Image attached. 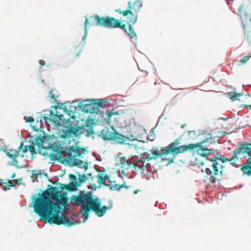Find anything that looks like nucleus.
Wrapping results in <instances>:
<instances>
[{
	"mask_svg": "<svg viewBox=\"0 0 251 251\" xmlns=\"http://www.w3.org/2000/svg\"><path fill=\"white\" fill-rule=\"evenodd\" d=\"M30 137L32 138L33 137V136H30Z\"/></svg>",
	"mask_w": 251,
	"mask_h": 251,
	"instance_id": "obj_58",
	"label": "nucleus"
},
{
	"mask_svg": "<svg viewBox=\"0 0 251 251\" xmlns=\"http://www.w3.org/2000/svg\"><path fill=\"white\" fill-rule=\"evenodd\" d=\"M97 189V187L96 186L95 184L93 185V186H92V188H91V189L94 190V191H96Z\"/></svg>",
	"mask_w": 251,
	"mask_h": 251,
	"instance_id": "obj_43",
	"label": "nucleus"
},
{
	"mask_svg": "<svg viewBox=\"0 0 251 251\" xmlns=\"http://www.w3.org/2000/svg\"><path fill=\"white\" fill-rule=\"evenodd\" d=\"M42 197L35 199L33 206L34 211L41 219L48 218V215L55 208L56 204L50 200L52 197L51 193L49 190H46L41 194Z\"/></svg>",
	"mask_w": 251,
	"mask_h": 251,
	"instance_id": "obj_3",
	"label": "nucleus"
},
{
	"mask_svg": "<svg viewBox=\"0 0 251 251\" xmlns=\"http://www.w3.org/2000/svg\"><path fill=\"white\" fill-rule=\"evenodd\" d=\"M242 106L243 107H245V108H250V109H251V104H250V105H248V104H243L242 105Z\"/></svg>",
	"mask_w": 251,
	"mask_h": 251,
	"instance_id": "obj_41",
	"label": "nucleus"
},
{
	"mask_svg": "<svg viewBox=\"0 0 251 251\" xmlns=\"http://www.w3.org/2000/svg\"><path fill=\"white\" fill-rule=\"evenodd\" d=\"M80 100H74L73 101L72 103H74L75 102H76V101H79Z\"/></svg>",
	"mask_w": 251,
	"mask_h": 251,
	"instance_id": "obj_50",
	"label": "nucleus"
},
{
	"mask_svg": "<svg viewBox=\"0 0 251 251\" xmlns=\"http://www.w3.org/2000/svg\"><path fill=\"white\" fill-rule=\"evenodd\" d=\"M87 176L88 177V176H92V174L91 173H89V174H88L87 175Z\"/></svg>",
	"mask_w": 251,
	"mask_h": 251,
	"instance_id": "obj_48",
	"label": "nucleus"
},
{
	"mask_svg": "<svg viewBox=\"0 0 251 251\" xmlns=\"http://www.w3.org/2000/svg\"><path fill=\"white\" fill-rule=\"evenodd\" d=\"M39 62V64L41 66L44 65L45 63V61L43 60H40Z\"/></svg>",
	"mask_w": 251,
	"mask_h": 251,
	"instance_id": "obj_42",
	"label": "nucleus"
},
{
	"mask_svg": "<svg viewBox=\"0 0 251 251\" xmlns=\"http://www.w3.org/2000/svg\"><path fill=\"white\" fill-rule=\"evenodd\" d=\"M70 107L69 109H67V107L65 106V108H66V110L71 112H73L74 111H75L76 110V106L70 105Z\"/></svg>",
	"mask_w": 251,
	"mask_h": 251,
	"instance_id": "obj_37",
	"label": "nucleus"
},
{
	"mask_svg": "<svg viewBox=\"0 0 251 251\" xmlns=\"http://www.w3.org/2000/svg\"><path fill=\"white\" fill-rule=\"evenodd\" d=\"M100 136L104 140H115L118 143H123L124 139L126 138L122 134L117 133L115 129L111 126L110 128L107 127L102 129Z\"/></svg>",
	"mask_w": 251,
	"mask_h": 251,
	"instance_id": "obj_11",
	"label": "nucleus"
},
{
	"mask_svg": "<svg viewBox=\"0 0 251 251\" xmlns=\"http://www.w3.org/2000/svg\"><path fill=\"white\" fill-rule=\"evenodd\" d=\"M116 11L120 13H122L124 16H126V10H124L123 12L120 11V9H117L116 10Z\"/></svg>",
	"mask_w": 251,
	"mask_h": 251,
	"instance_id": "obj_40",
	"label": "nucleus"
},
{
	"mask_svg": "<svg viewBox=\"0 0 251 251\" xmlns=\"http://www.w3.org/2000/svg\"><path fill=\"white\" fill-rule=\"evenodd\" d=\"M50 113V115L51 116V118H49L48 117L45 116H42V118H43L45 123H47L48 120L52 121L54 124L58 125L59 120H62V118L64 117L62 114H54L51 111H48Z\"/></svg>",
	"mask_w": 251,
	"mask_h": 251,
	"instance_id": "obj_19",
	"label": "nucleus"
},
{
	"mask_svg": "<svg viewBox=\"0 0 251 251\" xmlns=\"http://www.w3.org/2000/svg\"><path fill=\"white\" fill-rule=\"evenodd\" d=\"M14 180H13L14 181ZM13 180H9L7 182H3L1 184L2 186V189L3 191H6L8 189H9V187L11 186H14V185L12 184Z\"/></svg>",
	"mask_w": 251,
	"mask_h": 251,
	"instance_id": "obj_30",
	"label": "nucleus"
},
{
	"mask_svg": "<svg viewBox=\"0 0 251 251\" xmlns=\"http://www.w3.org/2000/svg\"><path fill=\"white\" fill-rule=\"evenodd\" d=\"M233 155L230 161L232 162L233 166H236L237 161L239 159L245 157L247 155L251 157V144H241L238 148L233 151Z\"/></svg>",
	"mask_w": 251,
	"mask_h": 251,
	"instance_id": "obj_10",
	"label": "nucleus"
},
{
	"mask_svg": "<svg viewBox=\"0 0 251 251\" xmlns=\"http://www.w3.org/2000/svg\"><path fill=\"white\" fill-rule=\"evenodd\" d=\"M19 149L20 150H22V151L23 153H25L28 151V146H24L23 143L22 142L19 147Z\"/></svg>",
	"mask_w": 251,
	"mask_h": 251,
	"instance_id": "obj_33",
	"label": "nucleus"
},
{
	"mask_svg": "<svg viewBox=\"0 0 251 251\" xmlns=\"http://www.w3.org/2000/svg\"><path fill=\"white\" fill-rule=\"evenodd\" d=\"M33 146L34 145H32V144L28 146V150L32 154L36 153V151Z\"/></svg>",
	"mask_w": 251,
	"mask_h": 251,
	"instance_id": "obj_36",
	"label": "nucleus"
},
{
	"mask_svg": "<svg viewBox=\"0 0 251 251\" xmlns=\"http://www.w3.org/2000/svg\"><path fill=\"white\" fill-rule=\"evenodd\" d=\"M139 191H140V190H135L134 192V194H136Z\"/></svg>",
	"mask_w": 251,
	"mask_h": 251,
	"instance_id": "obj_47",
	"label": "nucleus"
},
{
	"mask_svg": "<svg viewBox=\"0 0 251 251\" xmlns=\"http://www.w3.org/2000/svg\"><path fill=\"white\" fill-rule=\"evenodd\" d=\"M241 171L245 174L248 176L251 175V166H246L243 165L241 168Z\"/></svg>",
	"mask_w": 251,
	"mask_h": 251,
	"instance_id": "obj_31",
	"label": "nucleus"
},
{
	"mask_svg": "<svg viewBox=\"0 0 251 251\" xmlns=\"http://www.w3.org/2000/svg\"><path fill=\"white\" fill-rule=\"evenodd\" d=\"M103 26L109 27H120L126 31L125 28V25H123L122 26H120V24L118 20H116L113 18H104V21H103Z\"/></svg>",
	"mask_w": 251,
	"mask_h": 251,
	"instance_id": "obj_17",
	"label": "nucleus"
},
{
	"mask_svg": "<svg viewBox=\"0 0 251 251\" xmlns=\"http://www.w3.org/2000/svg\"><path fill=\"white\" fill-rule=\"evenodd\" d=\"M46 149H51L53 151L58 153V155L56 154L54 156H58L59 157L63 158V155H61V152L65 153V154H67L68 148L67 147H63L59 143H54L52 144H49L46 146Z\"/></svg>",
	"mask_w": 251,
	"mask_h": 251,
	"instance_id": "obj_15",
	"label": "nucleus"
},
{
	"mask_svg": "<svg viewBox=\"0 0 251 251\" xmlns=\"http://www.w3.org/2000/svg\"><path fill=\"white\" fill-rule=\"evenodd\" d=\"M118 173H119V176H120V171H118Z\"/></svg>",
	"mask_w": 251,
	"mask_h": 251,
	"instance_id": "obj_53",
	"label": "nucleus"
},
{
	"mask_svg": "<svg viewBox=\"0 0 251 251\" xmlns=\"http://www.w3.org/2000/svg\"><path fill=\"white\" fill-rule=\"evenodd\" d=\"M181 138H178L170 143L169 146L164 148L166 154L172 153L174 155L184 153L188 151L195 149L196 146L192 144L180 145Z\"/></svg>",
	"mask_w": 251,
	"mask_h": 251,
	"instance_id": "obj_8",
	"label": "nucleus"
},
{
	"mask_svg": "<svg viewBox=\"0 0 251 251\" xmlns=\"http://www.w3.org/2000/svg\"><path fill=\"white\" fill-rule=\"evenodd\" d=\"M113 115V113L112 111H111L109 114L108 115V117H110L111 115Z\"/></svg>",
	"mask_w": 251,
	"mask_h": 251,
	"instance_id": "obj_45",
	"label": "nucleus"
},
{
	"mask_svg": "<svg viewBox=\"0 0 251 251\" xmlns=\"http://www.w3.org/2000/svg\"><path fill=\"white\" fill-rule=\"evenodd\" d=\"M142 4L141 0H136L134 2L131 1L128 2V9H126V18L128 19L127 23L128 24V32L127 33L130 40L135 42L137 40V36L131 26V24H134L137 21V16L135 15L137 13L142 7Z\"/></svg>",
	"mask_w": 251,
	"mask_h": 251,
	"instance_id": "obj_4",
	"label": "nucleus"
},
{
	"mask_svg": "<svg viewBox=\"0 0 251 251\" xmlns=\"http://www.w3.org/2000/svg\"><path fill=\"white\" fill-rule=\"evenodd\" d=\"M68 104H70V102L69 101H67V102H66L65 103V104H68Z\"/></svg>",
	"mask_w": 251,
	"mask_h": 251,
	"instance_id": "obj_52",
	"label": "nucleus"
},
{
	"mask_svg": "<svg viewBox=\"0 0 251 251\" xmlns=\"http://www.w3.org/2000/svg\"><path fill=\"white\" fill-rule=\"evenodd\" d=\"M139 135L134 133V134H128L126 135V154L129 157H137L142 153L140 152L141 149L138 146L139 142L138 140Z\"/></svg>",
	"mask_w": 251,
	"mask_h": 251,
	"instance_id": "obj_9",
	"label": "nucleus"
},
{
	"mask_svg": "<svg viewBox=\"0 0 251 251\" xmlns=\"http://www.w3.org/2000/svg\"><path fill=\"white\" fill-rule=\"evenodd\" d=\"M90 21V24L92 25H98L103 26V21H104V18H100L97 15L91 16L89 18Z\"/></svg>",
	"mask_w": 251,
	"mask_h": 251,
	"instance_id": "obj_21",
	"label": "nucleus"
},
{
	"mask_svg": "<svg viewBox=\"0 0 251 251\" xmlns=\"http://www.w3.org/2000/svg\"><path fill=\"white\" fill-rule=\"evenodd\" d=\"M71 162H73L72 163L73 165L77 166L80 168H84L85 170L88 168V165L87 164H85L83 161L80 159L74 158Z\"/></svg>",
	"mask_w": 251,
	"mask_h": 251,
	"instance_id": "obj_24",
	"label": "nucleus"
},
{
	"mask_svg": "<svg viewBox=\"0 0 251 251\" xmlns=\"http://www.w3.org/2000/svg\"><path fill=\"white\" fill-rule=\"evenodd\" d=\"M251 158L250 157L246 163H244L243 165H246V166H251Z\"/></svg>",
	"mask_w": 251,
	"mask_h": 251,
	"instance_id": "obj_39",
	"label": "nucleus"
},
{
	"mask_svg": "<svg viewBox=\"0 0 251 251\" xmlns=\"http://www.w3.org/2000/svg\"><path fill=\"white\" fill-rule=\"evenodd\" d=\"M51 201H53V203H55L56 204L55 206L56 207H61V205H63V202L65 201V200L63 198H59L58 196L56 195H53L52 197L50 198Z\"/></svg>",
	"mask_w": 251,
	"mask_h": 251,
	"instance_id": "obj_25",
	"label": "nucleus"
},
{
	"mask_svg": "<svg viewBox=\"0 0 251 251\" xmlns=\"http://www.w3.org/2000/svg\"><path fill=\"white\" fill-rule=\"evenodd\" d=\"M243 29L248 39L251 38V19L248 16L242 18Z\"/></svg>",
	"mask_w": 251,
	"mask_h": 251,
	"instance_id": "obj_18",
	"label": "nucleus"
},
{
	"mask_svg": "<svg viewBox=\"0 0 251 251\" xmlns=\"http://www.w3.org/2000/svg\"><path fill=\"white\" fill-rule=\"evenodd\" d=\"M114 189L116 190H119L120 189V187L118 185H115L114 186Z\"/></svg>",
	"mask_w": 251,
	"mask_h": 251,
	"instance_id": "obj_44",
	"label": "nucleus"
},
{
	"mask_svg": "<svg viewBox=\"0 0 251 251\" xmlns=\"http://www.w3.org/2000/svg\"><path fill=\"white\" fill-rule=\"evenodd\" d=\"M97 177L98 178V182L100 184H103L104 185H108L106 183V179H108V176H103V174L101 173V174L99 173L97 176Z\"/></svg>",
	"mask_w": 251,
	"mask_h": 251,
	"instance_id": "obj_26",
	"label": "nucleus"
},
{
	"mask_svg": "<svg viewBox=\"0 0 251 251\" xmlns=\"http://www.w3.org/2000/svg\"><path fill=\"white\" fill-rule=\"evenodd\" d=\"M212 140V135L207 131H203L200 133L199 136V142L195 144H192L196 146L195 149L200 147L202 144L207 143L209 140ZM211 142V141H210Z\"/></svg>",
	"mask_w": 251,
	"mask_h": 251,
	"instance_id": "obj_16",
	"label": "nucleus"
},
{
	"mask_svg": "<svg viewBox=\"0 0 251 251\" xmlns=\"http://www.w3.org/2000/svg\"><path fill=\"white\" fill-rule=\"evenodd\" d=\"M87 188H88L89 189H91L92 185H88L87 186Z\"/></svg>",
	"mask_w": 251,
	"mask_h": 251,
	"instance_id": "obj_46",
	"label": "nucleus"
},
{
	"mask_svg": "<svg viewBox=\"0 0 251 251\" xmlns=\"http://www.w3.org/2000/svg\"><path fill=\"white\" fill-rule=\"evenodd\" d=\"M251 55L249 56H246L243 58L241 59L240 62L241 64H245L251 58Z\"/></svg>",
	"mask_w": 251,
	"mask_h": 251,
	"instance_id": "obj_34",
	"label": "nucleus"
},
{
	"mask_svg": "<svg viewBox=\"0 0 251 251\" xmlns=\"http://www.w3.org/2000/svg\"><path fill=\"white\" fill-rule=\"evenodd\" d=\"M6 154L8 157L12 159V162L10 163V165L18 166V161L16 160V158L19 155V151H16L15 150H10L9 151H5Z\"/></svg>",
	"mask_w": 251,
	"mask_h": 251,
	"instance_id": "obj_20",
	"label": "nucleus"
},
{
	"mask_svg": "<svg viewBox=\"0 0 251 251\" xmlns=\"http://www.w3.org/2000/svg\"><path fill=\"white\" fill-rule=\"evenodd\" d=\"M71 201L74 205L81 206V218L84 219V222L88 219L90 210H93L99 217H102L111 207V206H103L100 208L101 200L98 197L94 198L91 191L85 193L84 191H80L78 195L72 197Z\"/></svg>",
	"mask_w": 251,
	"mask_h": 251,
	"instance_id": "obj_1",
	"label": "nucleus"
},
{
	"mask_svg": "<svg viewBox=\"0 0 251 251\" xmlns=\"http://www.w3.org/2000/svg\"><path fill=\"white\" fill-rule=\"evenodd\" d=\"M230 159H227L225 156L222 155L219 157H216L211 159H207L206 162L207 167L205 168V172L209 181L214 182L216 180H221V176L226 174L224 163L229 162L233 166Z\"/></svg>",
	"mask_w": 251,
	"mask_h": 251,
	"instance_id": "obj_2",
	"label": "nucleus"
},
{
	"mask_svg": "<svg viewBox=\"0 0 251 251\" xmlns=\"http://www.w3.org/2000/svg\"><path fill=\"white\" fill-rule=\"evenodd\" d=\"M93 124V120H88L85 122V125L83 126L67 127L66 130H63L64 135L68 137L74 134L76 137L80 134L86 133V136L90 137L94 133Z\"/></svg>",
	"mask_w": 251,
	"mask_h": 251,
	"instance_id": "obj_7",
	"label": "nucleus"
},
{
	"mask_svg": "<svg viewBox=\"0 0 251 251\" xmlns=\"http://www.w3.org/2000/svg\"><path fill=\"white\" fill-rule=\"evenodd\" d=\"M41 118H40V121H41V122L42 123V119H41Z\"/></svg>",
	"mask_w": 251,
	"mask_h": 251,
	"instance_id": "obj_54",
	"label": "nucleus"
},
{
	"mask_svg": "<svg viewBox=\"0 0 251 251\" xmlns=\"http://www.w3.org/2000/svg\"><path fill=\"white\" fill-rule=\"evenodd\" d=\"M72 181L70 184L68 185L61 184V188H65V189L74 191L77 190V186H80L82 183L85 182L88 179V177L86 175H79L78 180L76 179V177L73 175H70Z\"/></svg>",
	"mask_w": 251,
	"mask_h": 251,
	"instance_id": "obj_12",
	"label": "nucleus"
},
{
	"mask_svg": "<svg viewBox=\"0 0 251 251\" xmlns=\"http://www.w3.org/2000/svg\"><path fill=\"white\" fill-rule=\"evenodd\" d=\"M85 150L83 148L71 147L68 148L67 154L63 155V158L64 161L70 163L78 154H83Z\"/></svg>",
	"mask_w": 251,
	"mask_h": 251,
	"instance_id": "obj_14",
	"label": "nucleus"
},
{
	"mask_svg": "<svg viewBox=\"0 0 251 251\" xmlns=\"http://www.w3.org/2000/svg\"><path fill=\"white\" fill-rule=\"evenodd\" d=\"M152 156L148 155L145 158H142L140 159H135L132 161H129V159H126V169H131L132 170L136 171H139L142 173L145 170L148 165H145L146 161H150L152 159H156L159 157H163L167 155L164 148L161 149V152H158L157 150H154L151 152Z\"/></svg>",
	"mask_w": 251,
	"mask_h": 251,
	"instance_id": "obj_5",
	"label": "nucleus"
},
{
	"mask_svg": "<svg viewBox=\"0 0 251 251\" xmlns=\"http://www.w3.org/2000/svg\"><path fill=\"white\" fill-rule=\"evenodd\" d=\"M122 173H123V174H125V172H124V170H122Z\"/></svg>",
	"mask_w": 251,
	"mask_h": 251,
	"instance_id": "obj_56",
	"label": "nucleus"
},
{
	"mask_svg": "<svg viewBox=\"0 0 251 251\" xmlns=\"http://www.w3.org/2000/svg\"><path fill=\"white\" fill-rule=\"evenodd\" d=\"M89 24V19L86 18L85 21V35L82 37V40L85 41L87 35L88 29L87 26Z\"/></svg>",
	"mask_w": 251,
	"mask_h": 251,
	"instance_id": "obj_32",
	"label": "nucleus"
},
{
	"mask_svg": "<svg viewBox=\"0 0 251 251\" xmlns=\"http://www.w3.org/2000/svg\"><path fill=\"white\" fill-rule=\"evenodd\" d=\"M189 138L190 139L194 140L195 139H199V136L200 132L199 131L191 130L188 131Z\"/></svg>",
	"mask_w": 251,
	"mask_h": 251,
	"instance_id": "obj_29",
	"label": "nucleus"
},
{
	"mask_svg": "<svg viewBox=\"0 0 251 251\" xmlns=\"http://www.w3.org/2000/svg\"><path fill=\"white\" fill-rule=\"evenodd\" d=\"M61 207H57L52 210V212H51L50 214L48 215L47 218L42 219L41 220L43 221L47 220L49 223L50 224H64L69 226L81 222L79 220H75L73 218H69L68 217L63 215Z\"/></svg>",
	"mask_w": 251,
	"mask_h": 251,
	"instance_id": "obj_6",
	"label": "nucleus"
},
{
	"mask_svg": "<svg viewBox=\"0 0 251 251\" xmlns=\"http://www.w3.org/2000/svg\"><path fill=\"white\" fill-rule=\"evenodd\" d=\"M242 95L241 93H237L236 92H229L227 93V97L232 101L239 100Z\"/></svg>",
	"mask_w": 251,
	"mask_h": 251,
	"instance_id": "obj_28",
	"label": "nucleus"
},
{
	"mask_svg": "<svg viewBox=\"0 0 251 251\" xmlns=\"http://www.w3.org/2000/svg\"><path fill=\"white\" fill-rule=\"evenodd\" d=\"M46 139V136H44V139Z\"/></svg>",
	"mask_w": 251,
	"mask_h": 251,
	"instance_id": "obj_55",
	"label": "nucleus"
},
{
	"mask_svg": "<svg viewBox=\"0 0 251 251\" xmlns=\"http://www.w3.org/2000/svg\"><path fill=\"white\" fill-rule=\"evenodd\" d=\"M50 192L51 193V195H56L59 193V191L56 188L51 186L50 188Z\"/></svg>",
	"mask_w": 251,
	"mask_h": 251,
	"instance_id": "obj_35",
	"label": "nucleus"
},
{
	"mask_svg": "<svg viewBox=\"0 0 251 251\" xmlns=\"http://www.w3.org/2000/svg\"><path fill=\"white\" fill-rule=\"evenodd\" d=\"M121 153H119L116 159L117 161L116 165H121L122 168L124 167L126 163V157L121 156Z\"/></svg>",
	"mask_w": 251,
	"mask_h": 251,
	"instance_id": "obj_27",
	"label": "nucleus"
},
{
	"mask_svg": "<svg viewBox=\"0 0 251 251\" xmlns=\"http://www.w3.org/2000/svg\"><path fill=\"white\" fill-rule=\"evenodd\" d=\"M197 152L198 154L205 157L206 158V161H207V159H209L208 156L211 153L212 151L208 149L207 148H204L201 147V146L200 147L198 148ZM207 161H206L205 164H206Z\"/></svg>",
	"mask_w": 251,
	"mask_h": 251,
	"instance_id": "obj_22",
	"label": "nucleus"
},
{
	"mask_svg": "<svg viewBox=\"0 0 251 251\" xmlns=\"http://www.w3.org/2000/svg\"><path fill=\"white\" fill-rule=\"evenodd\" d=\"M29 142L32 145H36L38 147L42 145L43 148L46 149V146L45 145V142L41 137L37 136L34 140L30 139Z\"/></svg>",
	"mask_w": 251,
	"mask_h": 251,
	"instance_id": "obj_23",
	"label": "nucleus"
},
{
	"mask_svg": "<svg viewBox=\"0 0 251 251\" xmlns=\"http://www.w3.org/2000/svg\"><path fill=\"white\" fill-rule=\"evenodd\" d=\"M15 174H13V175L11 176V178H13L15 177Z\"/></svg>",
	"mask_w": 251,
	"mask_h": 251,
	"instance_id": "obj_49",
	"label": "nucleus"
},
{
	"mask_svg": "<svg viewBox=\"0 0 251 251\" xmlns=\"http://www.w3.org/2000/svg\"><path fill=\"white\" fill-rule=\"evenodd\" d=\"M121 187H126V186H125V182L123 183V184L121 186Z\"/></svg>",
	"mask_w": 251,
	"mask_h": 251,
	"instance_id": "obj_51",
	"label": "nucleus"
},
{
	"mask_svg": "<svg viewBox=\"0 0 251 251\" xmlns=\"http://www.w3.org/2000/svg\"><path fill=\"white\" fill-rule=\"evenodd\" d=\"M24 119L26 122H32L34 121V119L32 117H28L27 118H26V117L25 116Z\"/></svg>",
	"mask_w": 251,
	"mask_h": 251,
	"instance_id": "obj_38",
	"label": "nucleus"
},
{
	"mask_svg": "<svg viewBox=\"0 0 251 251\" xmlns=\"http://www.w3.org/2000/svg\"><path fill=\"white\" fill-rule=\"evenodd\" d=\"M201 164L202 165H203V162H201Z\"/></svg>",
	"mask_w": 251,
	"mask_h": 251,
	"instance_id": "obj_57",
	"label": "nucleus"
},
{
	"mask_svg": "<svg viewBox=\"0 0 251 251\" xmlns=\"http://www.w3.org/2000/svg\"><path fill=\"white\" fill-rule=\"evenodd\" d=\"M88 101H90L89 100H83V103L80 102L77 106L81 108L84 106L83 108L86 109V111L90 110L91 112H96V109L98 110L97 106L103 108L107 107L109 105L107 101H100L95 103H85Z\"/></svg>",
	"mask_w": 251,
	"mask_h": 251,
	"instance_id": "obj_13",
	"label": "nucleus"
}]
</instances>
